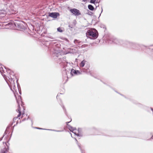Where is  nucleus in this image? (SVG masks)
Masks as SVG:
<instances>
[{"label": "nucleus", "instance_id": "obj_8", "mask_svg": "<svg viewBox=\"0 0 153 153\" xmlns=\"http://www.w3.org/2000/svg\"><path fill=\"white\" fill-rule=\"evenodd\" d=\"M83 129L82 128H79L78 129V133H76V135L77 136L82 137L83 135Z\"/></svg>", "mask_w": 153, "mask_h": 153}, {"label": "nucleus", "instance_id": "obj_3", "mask_svg": "<svg viewBox=\"0 0 153 153\" xmlns=\"http://www.w3.org/2000/svg\"><path fill=\"white\" fill-rule=\"evenodd\" d=\"M87 36H90L91 39H96L98 36V33L97 30L94 28L89 30L86 33Z\"/></svg>", "mask_w": 153, "mask_h": 153}, {"label": "nucleus", "instance_id": "obj_28", "mask_svg": "<svg viewBox=\"0 0 153 153\" xmlns=\"http://www.w3.org/2000/svg\"><path fill=\"white\" fill-rule=\"evenodd\" d=\"M88 14L90 15H91L93 14V13L90 11H89L88 12Z\"/></svg>", "mask_w": 153, "mask_h": 153}, {"label": "nucleus", "instance_id": "obj_24", "mask_svg": "<svg viewBox=\"0 0 153 153\" xmlns=\"http://www.w3.org/2000/svg\"><path fill=\"white\" fill-rule=\"evenodd\" d=\"M74 42L75 44L79 43L77 39H75L74 41Z\"/></svg>", "mask_w": 153, "mask_h": 153}, {"label": "nucleus", "instance_id": "obj_5", "mask_svg": "<svg viewBox=\"0 0 153 153\" xmlns=\"http://www.w3.org/2000/svg\"><path fill=\"white\" fill-rule=\"evenodd\" d=\"M71 13L75 16H78L81 14L79 10L77 9L74 8L70 10Z\"/></svg>", "mask_w": 153, "mask_h": 153}, {"label": "nucleus", "instance_id": "obj_2", "mask_svg": "<svg viewBox=\"0 0 153 153\" xmlns=\"http://www.w3.org/2000/svg\"><path fill=\"white\" fill-rule=\"evenodd\" d=\"M114 42L128 48L136 49L138 46H140L139 44L136 43L131 42L126 40L123 41L121 40H118L117 39H114Z\"/></svg>", "mask_w": 153, "mask_h": 153}, {"label": "nucleus", "instance_id": "obj_38", "mask_svg": "<svg viewBox=\"0 0 153 153\" xmlns=\"http://www.w3.org/2000/svg\"><path fill=\"white\" fill-rule=\"evenodd\" d=\"M151 109L152 111H153V108H151Z\"/></svg>", "mask_w": 153, "mask_h": 153}, {"label": "nucleus", "instance_id": "obj_7", "mask_svg": "<svg viewBox=\"0 0 153 153\" xmlns=\"http://www.w3.org/2000/svg\"><path fill=\"white\" fill-rule=\"evenodd\" d=\"M81 74V73L79 70H75L73 69H72L71 70L70 74L72 76H73L74 74L78 75Z\"/></svg>", "mask_w": 153, "mask_h": 153}, {"label": "nucleus", "instance_id": "obj_45", "mask_svg": "<svg viewBox=\"0 0 153 153\" xmlns=\"http://www.w3.org/2000/svg\"><path fill=\"white\" fill-rule=\"evenodd\" d=\"M70 134H71V136L72 137V134H71V133H70Z\"/></svg>", "mask_w": 153, "mask_h": 153}, {"label": "nucleus", "instance_id": "obj_9", "mask_svg": "<svg viewBox=\"0 0 153 153\" xmlns=\"http://www.w3.org/2000/svg\"><path fill=\"white\" fill-rule=\"evenodd\" d=\"M59 56H60L59 53H57L56 52L53 53L52 55L53 59H57V58L59 57Z\"/></svg>", "mask_w": 153, "mask_h": 153}, {"label": "nucleus", "instance_id": "obj_1", "mask_svg": "<svg viewBox=\"0 0 153 153\" xmlns=\"http://www.w3.org/2000/svg\"><path fill=\"white\" fill-rule=\"evenodd\" d=\"M3 66L5 70L4 69L2 66H1L0 67V72L7 83L10 89L12 90V86L15 87L14 81L16 78L15 74L14 72L10 69L6 68Z\"/></svg>", "mask_w": 153, "mask_h": 153}, {"label": "nucleus", "instance_id": "obj_47", "mask_svg": "<svg viewBox=\"0 0 153 153\" xmlns=\"http://www.w3.org/2000/svg\"><path fill=\"white\" fill-rule=\"evenodd\" d=\"M5 143L6 144V145H7V144H6V142H5Z\"/></svg>", "mask_w": 153, "mask_h": 153}, {"label": "nucleus", "instance_id": "obj_44", "mask_svg": "<svg viewBox=\"0 0 153 153\" xmlns=\"http://www.w3.org/2000/svg\"><path fill=\"white\" fill-rule=\"evenodd\" d=\"M19 92V94H21V92Z\"/></svg>", "mask_w": 153, "mask_h": 153}, {"label": "nucleus", "instance_id": "obj_33", "mask_svg": "<svg viewBox=\"0 0 153 153\" xmlns=\"http://www.w3.org/2000/svg\"><path fill=\"white\" fill-rule=\"evenodd\" d=\"M62 107L63 108V110L64 111L66 112V109H65V107L63 105L62 106Z\"/></svg>", "mask_w": 153, "mask_h": 153}, {"label": "nucleus", "instance_id": "obj_17", "mask_svg": "<svg viewBox=\"0 0 153 153\" xmlns=\"http://www.w3.org/2000/svg\"><path fill=\"white\" fill-rule=\"evenodd\" d=\"M19 108L18 109V111H19V114H18V115H17V117H17V119L18 118V117H19L21 115V111H20V107H19Z\"/></svg>", "mask_w": 153, "mask_h": 153}, {"label": "nucleus", "instance_id": "obj_26", "mask_svg": "<svg viewBox=\"0 0 153 153\" xmlns=\"http://www.w3.org/2000/svg\"><path fill=\"white\" fill-rule=\"evenodd\" d=\"M17 119V117H15L13 119V123H14L16 119Z\"/></svg>", "mask_w": 153, "mask_h": 153}, {"label": "nucleus", "instance_id": "obj_37", "mask_svg": "<svg viewBox=\"0 0 153 153\" xmlns=\"http://www.w3.org/2000/svg\"><path fill=\"white\" fill-rule=\"evenodd\" d=\"M46 130H49V131H53V129H46Z\"/></svg>", "mask_w": 153, "mask_h": 153}, {"label": "nucleus", "instance_id": "obj_4", "mask_svg": "<svg viewBox=\"0 0 153 153\" xmlns=\"http://www.w3.org/2000/svg\"><path fill=\"white\" fill-rule=\"evenodd\" d=\"M14 25L20 30H25L26 28V24L22 21H16L14 22Z\"/></svg>", "mask_w": 153, "mask_h": 153}, {"label": "nucleus", "instance_id": "obj_36", "mask_svg": "<svg viewBox=\"0 0 153 153\" xmlns=\"http://www.w3.org/2000/svg\"><path fill=\"white\" fill-rule=\"evenodd\" d=\"M4 136V135H3V136L2 137L0 138V141L2 140V139L3 138Z\"/></svg>", "mask_w": 153, "mask_h": 153}, {"label": "nucleus", "instance_id": "obj_13", "mask_svg": "<svg viewBox=\"0 0 153 153\" xmlns=\"http://www.w3.org/2000/svg\"><path fill=\"white\" fill-rule=\"evenodd\" d=\"M8 151V148H4L3 149H1L0 153H7Z\"/></svg>", "mask_w": 153, "mask_h": 153}, {"label": "nucleus", "instance_id": "obj_21", "mask_svg": "<svg viewBox=\"0 0 153 153\" xmlns=\"http://www.w3.org/2000/svg\"><path fill=\"white\" fill-rule=\"evenodd\" d=\"M57 30V31L60 32H63V30L60 27L58 28Z\"/></svg>", "mask_w": 153, "mask_h": 153}, {"label": "nucleus", "instance_id": "obj_25", "mask_svg": "<svg viewBox=\"0 0 153 153\" xmlns=\"http://www.w3.org/2000/svg\"><path fill=\"white\" fill-rule=\"evenodd\" d=\"M18 79H16V82L17 84L18 88V90H19V86H20L19 85V84L18 83ZM19 88H20V87H19Z\"/></svg>", "mask_w": 153, "mask_h": 153}, {"label": "nucleus", "instance_id": "obj_12", "mask_svg": "<svg viewBox=\"0 0 153 153\" xmlns=\"http://www.w3.org/2000/svg\"><path fill=\"white\" fill-rule=\"evenodd\" d=\"M86 61L84 60H82L79 64L80 68L84 66L85 62Z\"/></svg>", "mask_w": 153, "mask_h": 153}, {"label": "nucleus", "instance_id": "obj_19", "mask_svg": "<svg viewBox=\"0 0 153 153\" xmlns=\"http://www.w3.org/2000/svg\"><path fill=\"white\" fill-rule=\"evenodd\" d=\"M69 50V51H68V53H73L74 52V49H68Z\"/></svg>", "mask_w": 153, "mask_h": 153}, {"label": "nucleus", "instance_id": "obj_15", "mask_svg": "<svg viewBox=\"0 0 153 153\" xmlns=\"http://www.w3.org/2000/svg\"><path fill=\"white\" fill-rule=\"evenodd\" d=\"M70 69H65V73L67 78H68V74H70Z\"/></svg>", "mask_w": 153, "mask_h": 153}, {"label": "nucleus", "instance_id": "obj_39", "mask_svg": "<svg viewBox=\"0 0 153 153\" xmlns=\"http://www.w3.org/2000/svg\"><path fill=\"white\" fill-rule=\"evenodd\" d=\"M82 0L84 2H85V1H87V0Z\"/></svg>", "mask_w": 153, "mask_h": 153}, {"label": "nucleus", "instance_id": "obj_27", "mask_svg": "<svg viewBox=\"0 0 153 153\" xmlns=\"http://www.w3.org/2000/svg\"><path fill=\"white\" fill-rule=\"evenodd\" d=\"M52 131H56V132H61L62 131H61V130H54V129H53V130Z\"/></svg>", "mask_w": 153, "mask_h": 153}, {"label": "nucleus", "instance_id": "obj_30", "mask_svg": "<svg viewBox=\"0 0 153 153\" xmlns=\"http://www.w3.org/2000/svg\"><path fill=\"white\" fill-rule=\"evenodd\" d=\"M68 27L69 28H73V25H68Z\"/></svg>", "mask_w": 153, "mask_h": 153}, {"label": "nucleus", "instance_id": "obj_18", "mask_svg": "<svg viewBox=\"0 0 153 153\" xmlns=\"http://www.w3.org/2000/svg\"><path fill=\"white\" fill-rule=\"evenodd\" d=\"M15 79H16V78H15ZM15 80H14V85H15V87H14V86H12V90H11V91H13V92H14V90H15V91H16V90H15V87H15Z\"/></svg>", "mask_w": 153, "mask_h": 153}, {"label": "nucleus", "instance_id": "obj_41", "mask_svg": "<svg viewBox=\"0 0 153 153\" xmlns=\"http://www.w3.org/2000/svg\"><path fill=\"white\" fill-rule=\"evenodd\" d=\"M22 122V121H21H21H20V122H19V123H21Z\"/></svg>", "mask_w": 153, "mask_h": 153}, {"label": "nucleus", "instance_id": "obj_40", "mask_svg": "<svg viewBox=\"0 0 153 153\" xmlns=\"http://www.w3.org/2000/svg\"><path fill=\"white\" fill-rule=\"evenodd\" d=\"M59 96V94H58L56 98H57V97Z\"/></svg>", "mask_w": 153, "mask_h": 153}, {"label": "nucleus", "instance_id": "obj_32", "mask_svg": "<svg viewBox=\"0 0 153 153\" xmlns=\"http://www.w3.org/2000/svg\"><path fill=\"white\" fill-rule=\"evenodd\" d=\"M143 105H142V104H140L139 103V105H138V106L140 107H143Z\"/></svg>", "mask_w": 153, "mask_h": 153}, {"label": "nucleus", "instance_id": "obj_10", "mask_svg": "<svg viewBox=\"0 0 153 153\" xmlns=\"http://www.w3.org/2000/svg\"><path fill=\"white\" fill-rule=\"evenodd\" d=\"M68 128L69 129V130L73 133H74L75 134H76V132H74V131L75 130V128H73L70 125H68V126H67Z\"/></svg>", "mask_w": 153, "mask_h": 153}, {"label": "nucleus", "instance_id": "obj_34", "mask_svg": "<svg viewBox=\"0 0 153 153\" xmlns=\"http://www.w3.org/2000/svg\"><path fill=\"white\" fill-rule=\"evenodd\" d=\"M71 121H69V122H67L66 123V124L67 126H68V125H69L68 124V123H69Z\"/></svg>", "mask_w": 153, "mask_h": 153}, {"label": "nucleus", "instance_id": "obj_43", "mask_svg": "<svg viewBox=\"0 0 153 153\" xmlns=\"http://www.w3.org/2000/svg\"><path fill=\"white\" fill-rule=\"evenodd\" d=\"M101 13L100 14L99 16H100V15H101Z\"/></svg>", "mask_w": 153, "mask_h": 153}, {"label": "nucleus", "instance_id": "obj_22", "mask_svg": "<svg viewBox=\"0 0 153 153\" xmlns=\"http://www.w3.org/2000/svg\"><path fill=\"white\" fill-rule=\"evenodd\" d=\"M96 0H91L90 2L92 4H95V2L96 1Z\"/></svg>", "mask_w": 153, "mask_h": 153}, {"label": "nucleus", "instance_id": "obj_14", "mask_svg": "<svg viewBox=\"0 0 153 153\" xmlns=\"http://www.w3.org/2000/svg\"><path fill=\"white\" fill-rule=\"evenodd\" d=\"M46 37L52 40H54L55 39V38L51 34H48L47 36H46Z\"/></svg>", "mask_w": 153, "mask_h": 153}, {"label": "nucleus", "instance_id": "obj_11", "mask_svg": "<svg viewBox=\"0 0 153 153\" xmlns=\"http://www.w3.org/2000/svg\"><path fill=\"white\" fill-rule=\"evenodd\" d=\"M85 67L86 68H82L81 70V72H85L87 73L88 72V69L89 68V66L87 65L85 66Z\"/></svg>", "mask_w": 153, "mask_h": 153}, {"label": "nucleus", "instance_id": "obj_16", "mask_svg": "<svg viewBox=\"0 0 153 153\" xmlns=\"http://www.w3.org/2000/svg\"><path fill=\"white\" fill-rule=\"evenodd\" d=\"M88 8L91 10L93 11L94 10V7L91 4H89L88 5Z\"/></svg>", "mask_w": 153, "mask_h": 153}, {"label": "nucleus", "instance_id": "obj_6", "mask_svg": "<svg viewBox=\"0 0 153 153\" xmlns=\"http://www.w3.org/2000/svg\"><path fill=\"white\" fill-rule=\"evenodd\" d=\"M60 15L59 13L58 12H49L48 13L49 16L53 18L56 19Z\"/></svg>", "mask_w": 153, "mask_h": 153}, {"label": "nucleus", "instance_id": "obj_20", "mask_svg": "<svg viewBox=\"0 0 153 153\" xmlns=\"http://www.w3.org/2000/svg\"><path fill=\"white\" fill-rule=\"evenodd\" d=\"M28 119H30V120H31V122L32 123V120H31L30 118H29V117H28L27 118V119L26 118H24V119H23L22 120V122H23L24 121H25V120H28Z\"/></svg>", "mask_w": 153, "mask_h": 153}, {"label": "nucleus", "instance_id": "obj_35", "mask_svg": "<svg viewBox=\"0 0 153 153\" xmlns=\"http://www.w3.org/2000/svg\"><path fill=\"white\" fill-rule=\"evenodd\" d=\"M13 123H11L10 124V125H9V126H8L7 127V128H9V127H11V126H12V125H13Z\"/></svg>", "mask_w": 153, "mask_h": 153}, {"label": "nucleus", "instance_id": "obj_46", "mask_svg": "<svg viewBox=\"0 0 153 153\" xmlns=\"http://www.w3.org/2000/svg\"><path fill=\"white\" fill-rule=\"evenodd\" d=\"M75 140H76L77 142V140L76 139H75Z\"/></svg>", "mask_w": 153, "mask_h": 153}, {"label": "nucleus", "instance_id": "obj_23", "mask_svg": "<svg viewBox=\"0 0 153 153\" xmlns=\"http://www.w3.org/2000/svg\"><path fill=\"white\" fill-rule=\"evenodd\" d=\"M77 145H78L79 147V148L80 149V150H81V152L82 153H83L82 151V149H81V147L80 146V144H79V143H78L77 144Z\"/></svg>", "mask_w": 153, "mask_h": 153}, {"label": "nucleus", "instance_id": "obj_31", "mask_svg": "<svg viewBox=\"0 0 153 153\" xmlns=\"http://www.w3.org/2000/svg\"><path fill=\"white\" fill-rule=\"evenodd\" d=\"M36 128L38 129H43V130L47 129L42 128H38V127H36Z\"/></svg>", "mask_w": 153, "mask_h": 153}, {"label": "nucleus", "instance_id": "obj_48", "mask_svg": "<svg viewBox=\"0 0 153 153\" xmlns=\"http://www.w3.org/2000/svg\"><path fill=\"white\" fill-rule=\"evenodd\" d=\"M102 11H101V12H102Z\"/></svg>", "mask_w": 153, "mask_h": 153}, {"label": "nucleus", "instance_id": "obj_29", "mask_svg": "<svg viewBox=\"0 0 153 153\" xmlns=\"http://www.w3.org/2000/svg\"><path fill=\"white\" fill-rule=\"evenodd\" d=\"M7 9L6 7L5 8H4L3 9H2V10L4 12H6L7 11Z\"/></svg>", "mask_w": 153, "mask_h": 153}, {"label": "nucleus", "instance_id": "obj_42", "mask_svg": "<svg viewBox=\"0 0 153 153\" xmlns=\"http://www.w3.org/2000/svg\"><path fill=\"white\" fill-rule=\"evenodd\" d=\"M18 121H17L16 122V125H17V124H18Z\"/></svg>", "mask_w": 153, "mask_h": 153}]
</instances>
